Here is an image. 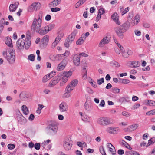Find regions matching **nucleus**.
<instances>
[{"label":"nucleus","mask_w":155,"mask_h":155,"mask_svg":"<svg viewBox=\"0 0 155 155\" xmlns=\"http://www.w3.org/2000/svg\"><path fill=\"white\" fill-rule=\"evenodd\" d=\"M16 45L17 48L20 50L23 49L24 46L26 49H28L31 45L30 36L27 34L26 35L25 41L22 38H19L17 41Z\"/></svg>","instance_id":"f257e3e1"},{"label":"nucleus","mask_w":155,"mask_h":155,"mask_svg":"<svg viewBox=\"0 0 155 155\" xmlns=\"http://www.w3.org/2000/svg\"><path fill=\"white\" fill-rule=\"evenodd\" d=\"M130 26V23L127 22L124 23L119 26L116 28L115 32L119 38H123L124 34L129 29Z\"/></svg>","instance_id":"f03ea898"},{"label":"nucleus","mask_w":155,"mask_h":155,"mask_svg":"<svg viewBox=\"0 0 155 155\" xmlns=\"http://www.w3.org/2000/svg\"><path fill=\"white\" fill-rule=\"evenodd\" d=\"M42 13H41L38 14V19L36 18L34 19L31 25V29L34 31H37L39 29L41 28L42 24Z\"/></svg>","instance_id":"7ed1b4c3"},{"label":"nucleus","mask_w":155,"mask_h":155,"mask_svg":"<svg viewBox=\"0 0 155 155\" xmlns=\"http://www.w3.org/2000/svg\"><path fill=\"white\" fill-rule=\"evenodd\" d=\"M114 123V121L112 119L107 117H101L97 120V123L100 125L103 126L112 124Z\"/></svg>","instance_id":"20e7f679"},{"label":"nucleus","mask_w":155,"mask_h":155,"mask_svg":"<svg viewBox=\"0 0 155 155\" xmlns=\"http://www.w3.org/2000/svg\"><path fill=\"white\" fill-rule=\"evenodd\" d=\"M47 128L48 133L51 135L55 134L58 130V127L55 123H52L49 124Z\"/></svg>","instance_id":"39448f33"},{"label":"nucleus","mask_w":155,"mask_h":155,"mask_svg":"<svg viewBox=\"0 0 155 155\" xmlns=\"http://www.w3.org/2000/svg\"><path fill=\"white\" fill-rule=\"evenodd\" d=\"M73 145V142L69 138L65 140L64 143V147L66 150H69L71 148Z\"/></svg>","instance_id":"423d86ee"},{"label":"nucleus","mask_w":155,"mask_h":155,"mask_svg":"<svg viewBox=\"0 0 155 155\" xmlns=\"http://www.w3.org/2000/svg\"><path fill=\"white\" fill-rule=\"evenodd\" d=\"M51 30V29H50L48 26H46L41 28L39 29L36 32L38 33L41 35H43L46 34Z\"/></svg>","instance_id":"0eeeda50"},{"label":"nucleus","mask_w":155,"mask_h":155,"mask_svg":"<svg viewBox=\"0 0 155 155\" xmlns=\"http://www.w3.org/2000/svg\"><path fill=\"white\" fill-rule=\"evenodd\" d=\"M59 110L61 112H64L67 111L68 109V106L67 103L65 102H62L59 106Z\"/></svg>","instance_id":"6e6552de"},{"label":"nucleus","mask_w":155,"mask_h":155,"mask_svg":"<svg viewBox=\"0 0 155 155\" xmlns=\"http://www.w3.org/2000/svg\"><path fill=\"white\" fill-rule=\"evenodd\" d=\"M70 54V52L68 51H66L63 54H58L55 57V60H60L68 57Z\"/></svg>","instance_id":"1a4fd4ad"},{"label":"nucleus","mask_w":155,"mask_h":155,"mask_svg":"<svg viewBox=\"0 0 155 155\" xmlns=\"http://www.w3.org/2000/svg\"><path fill=\"white\" fill-rule=\"evenodd\" d=\"M16 118L18 121L21 124H24L27 121L26 119L21 113L17 115Z\"/></svg>","instance_id":"9d476101"},{"label":"nucleus","mask_w":155,"mask_h":155,"mask_svg":"<svg viewBox=\"0 0 155 155\" xmlns=\"http://www.w3.org/2000/svg\"><path fill=\"white\" fill-rule=\"evenodd\" d=\"M67 62L66 60L64 59L58 65L57 69L58 71H61L63 70L65 68Z\"/></svg>","instance_id":"9b49d317"},{"label":"nucleus","mask_w":155,"mask_h":155,"mask_svg":"<svg viewBox=\"0 0 155 155\" xmlns=\"http://www.w3.org/2000/svg\"><path fill=\"white\" fill-rule=\"evenodd\" d=\"M80 55L76 54L74 55L73 58V61L74 64L76 66H78L80 63Z\"/></svg>","instance_id":"f8f14e48"},{"label":"nucleus","mask_w":155,"mask_h":155,"mask_svg":"<svg viewBox=\"0 0 155 155\" xmlns=\"http://www.w3.org/2000/svg\"><path fill=\"white\" fill-rule=\"evenodd\" d=\"M119 129L118 127H110L107 128V130L110 134H115L117 133Z\"/></svg>","instance_id":"ddd939ff"},{"label":"nucleus","mask_w":155,"mask_h":155,"mask_svg":"<svg viewBox=\"0 0 155 155\" xmlns=\"http://www.w3.org/2000/svg\"><path fill=\"white\" fill-rule=\"evenodd\" d=\"M60 79V78L59 76L55 77L53 78V79L49 83L48 85L50 87H54L59 82Z\"/></svg>","instance_id":"4468645a"},{"label":"nucleus","mask_w":155,"mask_h":155,"mask_svg":"<svg viewBox=\"0 0 155 155\" xmlns=\"http://www.w3.org/2000/svg\"><path fill=\"white\" fill-rule=\"evenodd\" d=\"M78 82V81L77 79L73 80L66 87H69V88L71 89V90L72 91L77 85Z\"/></svg>","instance_id":"2eb2a0df"},{"label":"nucleus","mask_w":155,"mask_h":155,"mask_svg":"<svg viewBox=\"0 0 155 155\" xmlns=\"http://www.w3.org/2000/svg\"><path fill=\"white\" fill-rule=\"evenodd\" d=\"M19 4L18 2H16L14 4H11L9 7V10L10 12H13L15 11L17 8Z\"/></svg>","instance_id":"dca6fc26"},{"label":"nucleus","mask_w":155,"mask_h":155,"mask_svg":"<svg viewBox=\"0 0 155 155\" xmlns=\"http://www.w3.org/2000/svg\"><path fill=\"white\" fill-rule=\"evenodd\" d=\"M107 37H104L100 41L99 44V46L102 47L106 44H108L110 41V40L108 39Z\"/></svg>","instance_id":"f3484780"},{"label":"nucleus","mask_w":155,"mask_h":155,"mask_svg":"<svg viewBox=\"0 0 155 155\" xmlns=\"http://www.w3.org/2000/svg\"><path fill=\"white\" fill-rule=\"evenodd\" d=\"M6 58L10 64H13L15 62V56L8 54Z\"/></svg>","instance_id":"a211bd4d"},{"label":"nucleus","mask_w":155,"mask_h":155,"mask_svg":"<svg viewBox=\"0 0 155 155\" xmlns=\"http://www.w3.org/2000/svg\"><path fill=\"white\" fill-rule=\"evenodd\" d=\"M111 18L116 24L120 25V23L118 20V16L117 13H114L112 15Z\"/></svg>","instance_id":"6ab92c4d"},{"label":"nucleus","mask_w":155,"mask_h":155,"mask_svg":"<svg viewBox=\"0 0 155 155\" xmlns=\"http://www.w3.org/2000/svg\"><path fill=\"white\" fill-rule=\"evenodd\" d=\"M40 4L38 3H35L32 4L30 6V8L33 10H37L40 8Z\"/></svg>","instance_id":"aec40b11"},{"label":"nucleus","mask_w":155,"mask_h":155,"mask_svg":"<svg viewBox=\"0 0 155 155\" xmlns=\"http://www.w3.org/2000/svg\"><path fill=\"white\" fill-rule=\"evenodd\" d=\"M107 147L109 149L110 151L113 155L116 154V150L114 147L110 143H108L107 144Z\"/></svg>","instance_id":"412c9836"},{"label":"nucleus","mask_w":155,"mask_h":155,"mask_svg":"<svg viewBox=\"0 0 155 155\" xmlns=\"http://www.w3.org/2000/svg\"><path fill=\"white\" fill-rule=\"evenodd\" d=\"M76 35V32L73 31L67 38V41H69V42L71 43L74 39Z\"/></svg>","instance_id":"4be33fe9"},{"label":"nucleus","mask_w":155,"mask_h":155,"mask_svg":"<svg viewBox=\"0 0 155 155\" xmlns=\"http://www.w3.org/2000/svg\"><path fill=\"white\" fill-rule=\"evenodd\" d=\"M65 90L67 92L64 94L63 96V97L64 98L70 97L71 94L70 92L72 90H71V89H70V88H69V87H66Z\"/></svg>","instance_id":"5701e85b"},{"label":"nucleus","mask_w":155,"mask_h":155,"mask_svg":"<svg viewBox=\"0 0 155 155\" xmlns=\"http://www.w3.org/2000/svg\"><path fill=\"white\" fill-rule=\"evenodd\" d=\"M61 0H54L49 4L50 7L57 6L61 2Z\"/></svg>","instance_id":"b1692460"},{"label":"nucleus","mask_w":155,"mask_h":155,"mask_svg":"<svg viewBox=\"0 0 155 155\" xmlns=\"http://www.w3.org/2000/svg\"><path fill=\"white\" fill-rule=\"evenodd\" d=\"M49 36L47 35L43 37L41 40V42L45 45H47L49 40Z\"/></svg>","instance_id":"393cba45"},{"label":"nucleus","mask_w":155,"mask_h":155,"mask_svg":"<svg viewBox=\"0 0 155 155\" xmlns=\"http://www.w3.org/2000/svg\"><path fill=\"white\" fill-rule=\"evenodd\" d=\"M138 124H135L128 127V129L130 131H132L135 130L138 127Z\"/></svg>","instance_id":"a878e982"},{"label":"nucleus","mask_w":155,"mask_h":155,"mask_svg":"<svg viewBox=\"0 0 155 155\" xmlns=\"http://www.w3.org/2000/svg\"><path fill=\"white\" fill-rule=\"evenodd\" d=\"M5 42L6 44L10 47L12 48L13 45L12 43L11 39L8 37L5 39Z\"/></svg>","instance_id":"bb28decb"},{"label":"nucleus","mask_w":155,"mask_h":155,"mask_svg":"<svg viewBox=\"0 0 155 155\" xmlns=\"http://www.w3.org/2000/svg\"><path fill=\"white\" fill-rule=\"evenodd\" d=\"M120 12L122 16L128 12L130 9L128 7H127L124 10V8L123 7L120 6Z\"/></svg>","instance_id":"cd10ccee"},{"label":"nucleus","mask_w":155,"mask_h":155,"mask_svg":"<svg viewBox=\"0 0 155 155\" xmlns=\"http://www.w3.org/2000/svg\"><path fill=\"white\" fill-rule=\"evenodd\" d=\"M140 19V17L139 15H136L133 19L134 22L133 23L134 25H133L134 26L137 25Z\"/></svg>","instance_id":"c85d7f7f"},{"label":"nucleus","mask_w":155,"mask_h":155,"mask_svg":"<svg viewBox=\"0 0 155 155\" xmlns=\"http://www.w3.org/2000/svg\"><path fill=\"white\" fill-rule=\"evenodd\" d=\"M5 21L4 18L2 19L0 21V33H1L4 28Z\"/></svg>","instance_id":"c756f323"},{"label":"nucleus","mask_w":155,"mask_h":155,"mask_svg":"<svg viewBox=\"0 0 155 155\" xmlns=\"http://www.w3.org/2000/svg\"><path fill=\"white\" fill-rule=\"evenodd\" d=\"M72 74V72L71 71H69L67 72H64L63 73V75L64 76L63 78L65 79H67V80L68 79V78L71 76Z\"/></svg>","instance_id":"7c9ffc66"},{"label":"nucleus","mask_w":155,"mask_h":155,"mask_svg":"<svg viewBox=\"0 0 155 155\" xmlns=\"http://www.w3.org/2000/svg\"><path fill=\"white\" fill-rule=\"evenodd\" d=\"M125 154L126 155H140L137 152L134 151H127Z\"/></svg>","instance_id":"2f4dec72"},{"label":"nucleus","mask_w":155,"mask_h":155,"mask_svg":"<svg viewBox=\"0 0 155 155\" xmlns=\"http://www.w3.org/2000/svg\"><path fill=\"white\" fill-rule=\"evenodd\" d=\"M110 64L112 67H118L120 66L119 63L117 61L114 60L111 61L110 62Z\"/></svg>","instance_id":"473e14b6"},{"label":"nucleus","mask_w":155,"mask_h":155,"mask_svg":"<svg viewBox=\"0 0 155 155\" xmlns=\"http://www.w3.org/2000/svg\"><path fill=\"white\" fill-rule=\"evenodd\" d=\"M21 109L23 113L25 115H27L29 111L26 106L25 105H23L21 107Z\"/></svg>","instance_id":"72a5a7b5"},{"label":"nucleus","mask_w":155,"mask_h":155,"mask_svg":"<svg viewBox=\"0 0 155 155\" xmlns=\"http://www.w3.org/2000/svg\"><path fill=\"white\" fill-rule=\"evenodd\" d=\"M119 81L120 83H123L124 84H127L130 83V81L128 79H124L121 78H119Z\"/></svg>","instance_id":"f704fd0d"},{"label":"nucleus","mask_w":155,"mask_h":155,"mask_svg":"<svg viewBox=\"0 0 155 155\" xmlns=\"http://www.w3.org/2000/svg\"><path fill=\"white\" fill-rule=\"evenodd\" d=\"M84 40L83 39V37H82L81 36L76 41V44L77 45H80L84 43Z\"/></svg>","instance_id":"c9c22d12"},{"label":"nucleus","mask_w":155,"mask_h":155,"mask_svg":"<svg viewBox=\"0 0 155 155\" xmlns=\"http://www.w3.org/2000/svg\"><path fill=\"white\" fill-rule=\"evenodd\" d=\"M87 0H79L76 4V8H77L81 5L84 3Z\"/></svg>","instance_id":"e433bc0d"},{"label":"nucleus","mask_w":155,"mask_h":155,"mask_svg":"<svg viewBox=\"0 0 155 155\" xmlns=\"http://www.w3.org/2000/svg\"><path fill=\"white\" fill-rule=\"evenodd\" d=\"M131 64L134 67H137L140 66V63L137 61H133L132 62Z\"/></svg>","instance_id":"4c0bfd02"},{"label":"nucleus","mask_w":155,"mask_h":155,"mask_svg":"<svg viewBox=\"0 0 155 155\" xmlns=\"http://www.w3.org/2000/svg\"><path fill=\"white\" fill-rule=\"evenodd\" d=\"M148 104L150 106H155V101L151 100H148Z\"/></svg>","instance_id":"58836bf2"},{"label":"nucleus","mask_w":155,"mask_h":155,"mask_svg":"<svg viewBox=\"0 0 155 155\" xmlns=\"http://www.w3.org/2000/svg\"><path fill=\"white\" fill-rule=\"evenodd\" d=\"M155 114V109L151 110L146 113L147 115L150 116Z\"/></svg>","instance_id":"ea45409f"},{"label":"nucleus","mask_w":155,"mask_h":155,"mask_svg":"<svg viewBox=\"0 0 155 155\" xmlns=\"http://www.w3.org/2000/svg\"><path fill=\"white\" fill-rule=\"evenodd\" d=\"M20 97L21 98L25 99V100L28 98V95L26 94L22 93L20 94Z\"/></svg>","instance_id":"a19ab883"},{"label":"nucleus","mask_w":155,"mask_h":155,"mask_svg":"<svg viewBox=\"0 0 155 155\" xmlns=\"http://www.w3.org/2000/svg\"><path fill=\"white\" fill-rule=\"evenodd\" d=\"M67 81L68 80L67 79H65L63 77L60 83V86H63L67 82Z\"/></svg>","instance_id":"79ce46f5"},{"label":"nucleus","mask_w":155,"mask_h":155,"mask_svg":"<svg viewBox=\"0 0 155 155\" xmlns=\"http://www.w3.org/2000/svg\"><path fill=\"white\" fill-rule=\"evenodd\" d=\"M99 151L100 153L102 155H106V153L104 150L103 146L99 148Z\"/></svg>","instance_id":"37998d69"},{"label":"nucleus","mask_w":155,"mask_h":155,"mask_svg":"<svg viewBox=\"0 0 155 155\" xmlns=\"http://www.w3.org/2000/svg\"><path fill=\"white\" fill-rule=\"evenodd\" d=\"M112 90V92L116 94L120 92V89L117 87H113Z\"/></svg>","instance_id":"c03bdc74"},{"label":"nucleus","mask_w":155,"mask_h":155,"mask_svg":"<svg viewBox=\"0 0 155 155\" xmlns=\"http://www.w3.org/2000/svg\"><path fill=\"white\" fill-rule=\"evenodd\" d=\"M35 56L33 54H31L28 55V59L29 60L33 61L35 60Z\"/></svg>","instance_id":"a18cd8bd"},{"label":"nucleus","mask_w":155,"mask_h":155,"mask_svg":"<svg viewBox=\"0 0 155 155\" xmlns=\"http://www.w3.org/2000/svg\"><path fill=\"white\" fill-rule=\"evenodd\" d=\"M87 67V63H85L84 64V65L83 66V70L85 72L84 73V75L83 76V77H84L85 78L87 77V71L86 70V67Z\"/></svg>","instance_id":"49530a36"},{"label":"nucleus","mask_w":155,"mask_h":155,"mask_svg":"<svg viewBox=\"0 0 155 155\" xmlns=\"http://www.w3.org/2000/svg\"><path fill=\"white\" fill-rule=\"evenodd\" d=\"M49 79H50V77H49L48 75H46L43 78L42 82H45Z\"/></svg>","instance_id":"de8ad7c7"},{"label":"nucleus","mask_w":155,"mask_h":155,"mask_svg":"<svg viewBox=\"0 0 155 155\" xmlns=\"http://www.w3.org/2000/svg\"><path fill=\"white\" fill-rule=\"evenodd\" d=\"M41 145L39 143H36L34 145V147L35 149L38 150L40 148Z\"/></svg>","instance_id":"09e8293b"},{"label":"nucleus","mask_w":155,"mask_h":155,"mask_svg":"<svg viewBox=\"0 0 155 155\" xmlns=\"http://www.w3.org/2000/svg\"><path fill=\"white\" fill-rule=\"evenodd\" d=\"M121 100L122 102H129L130 101V98L129 97H122L121 98Z\"/></svg>","instance_id":"8fccbe9b"},{"label":"nucleus","mask_w":155,"mask_h":155,"mask_svg":"<svg viewBox=\"0 0 155 155\" xmlns=\"http://www.w3.org/2000/svg\"><path fill=\"white\" fill-rule=\"evenodd\" d=\"M61 9L58 7H55L54 8H51V11L53 12H56L57 11H60Z\"/></svg>","instance_id":"3c124183"},{"label":"nucleus","mask_w":155,"mask_h":155,"mask_svg":"<svg viewBox=\"0 0 155 155\" xmlns=\"http://www.w3.org/2000/svg\"><path fill=\"white\" fill-rule=\"evenodd\" d=\"M85 108L87 110H90L91 109V107L87 104V103L86 102L85 103Z\"/></svg>","instance_id":"603ef678"},{"label":"nucleus","mask_w":155,"mask_h":155,"mask_svg":"<svg viewBox=\"0 0 155 155\" xmlns=\"http://www.w3.org/2000/svg\"><path fill=\"white\" fill-rule=\"evenodd\" d=\"M58 43V42L55 40L52 44L51 48H55Z\"/></svg>","instance_id":"864d4df0"},{"label":"nucleus","mask_w":155,"mask_h":155,"mask_svg":"<svg viewBox=\"0 0 155 155\" xmlns=\"http://www.w3.org/2000/svg\"><path fill=\"white\" fill-rule=\"evenodd\" d=\"M15 145L14 144H8V147L9 149L12 150L15 148Z\"/></svg>","instance_id":"5fc2aeb1"},{"label":"nucleus","mask_w":155,"mask_h":155,"mask_svg":"<svg viewBox=\"0 0 155 155\" xmlns=\"http://www.w3.org/2000/svg\"><path fill=\"white\" fill-rule=\"evenodd\" d=\"M104 82L103 78H102L100 79H98L97 80V84L99 85H101L102 83H104Z\"/></svg>","instance_id":"6e6d98bb"},{"label":"nucleus","mask_w":155,"mask_h":155,"mask_svg":"<svg viewBox=\"0 0 155 155\" xmlns=\"http://www.w3.org/2000/svg\"><path fill=\"white\" fill-rule=\"evenodd\" d=\"M56 74L55 72L52 71L50 73L48 74L49 77H50V79L53 77Z\"/></svg>","instance_id":"4d7b16f0"},{"label":"nucleus","mask_w":155,"mask_h":155,"mask_svg":"<svg viewBox=\"0 0 155 155\" xmlns=\"http://www.w3.org/2000/svg\"><path fill=\"white\" fill-rule=\"evenodd\" d=\"M8 54H10L12 56H15V53L14 50L11 49L9 50V53Z\"/></svg>","instance_id":"13d9d810"},{"label":"nucleus","mask_w":155,"mask_h":155,"mask_svg":"<svg viewBox=\"0 0 155 155\" xmlns=\"http://www.w3.org/2000/svg\"><path fill=\"white\" fill-rule=\"evenodd\" d=\"M67 41V39H66L65 41V42L64 44V46L65 47L67 48H68L69 46V44L71 43V42H69V41Z\"/></svg>","instance_id":"bf43d9fd"},{"label":"nucleus","mask_w":155,"mask_h":155,"mask_svg":"<svg viewBox=\"0 0 155 155\" xmlns=\"http://www.w3.org/2000/svg\"><path fill=\"white\" fill-rule=\"evenodd\" d=\"M105 13V10L103 8H101L99 10L98 13V14H101V15L102 14H104Z\"/></svg>","instance_id":"052dcab7"},{"label":"nucleus","mask_w":155,"mask_h":155,"mask_svg":"<svg viewBox=\"0 0 155 155\" xmlns=\"http://www.w3.org/2000/svg\"><path fill=\"white\" fill-rule=\"evenodd\" d=\"M62 37V34H60L59 35L55 38L56 41H57L58 42H59L61 38Z\"/></svg>","instance_id":"680f3d73"},{"label":"nucleus","mask_w":155,"mask_h":155,"mask_svg":"<svg viewBox=\"0 0 155 155\" xmlns=\"http://www.w3.org/2000/svg\"><path fill=\"white\" fill-rule=\"evenodd\" d=\"M35 116L34 114H31L30 115L28 119L30 121H32L34 119Z\"/></svg>","instance_id":"e2e57ef3"},{"label":"nucleus","mask_w":155,"mask_h":155,"mask_svg":"<svg viewBox=\"0 0 155 155\" xmlns=\"http://www.w3.org/2000/svg\"><path fill=\"white\" fill-rule=\"evenodd\" d=\"M117 153L118 154L122 155L124 153V151L123 150L119 149L118 150Z\"/></svg>","instance_id":"0e129e2a"},{"label":"nucleus","mask_w":155,"mask_h":155,"mask_svg":"<svg viewBox=\"0 0 155 155\" xmlns=\"http://www.w3.org/2000/svg\"><path fill=\"white\" fill-rule=\"evenodd\" d=\"M51 16L49 14H48L45 17V19L46 21H49L51 20Z\"/></svg>","instance_id":"69168bd1"},{"label":"nucleus","mask_w":155,"mask_h":155,"mask_svg":"<svg viewBox=\"0 0 155 155\" xmlns=\"http://www.w3.org/2000/svg\"><path fill=\"white\" fill-rule=\"evenodd\" d=\"M142 70L144 71H148L150 70V67L149 66H147L146 67L143 68Z\"/></svg>","instance_id":"338daca9"},{"label":"nucleus","mask_w":155,"mask_h":155,"mask_svg":"<svg viewBox=\"0 0 155 155\" xmlns=\"http://www.w3.org/2000/svg\"><path fill=\"white\" fill-rule=\"evenodd\" d=\"M105 105V102L104 100H102L101 101L99 105L100 106L103 107Z\"/></svg>","instance_id":"774afa93"}]
</instances>
